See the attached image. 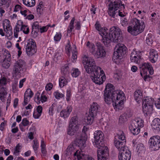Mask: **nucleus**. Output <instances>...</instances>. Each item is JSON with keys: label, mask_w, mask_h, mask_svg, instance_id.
I'll return each mask as SVG.
<instances>
[{"label": "nucleus", "mask_w": 160, "mask_h": 160, "mask_svg": "<svg viewBox=\"0 0 160 160\" xmlns=\"http://www.w3.org/2000/svg\"><path fill=\"white\" fill-rule=\"evenodd\" d=\"M8 81L5 77H1L0 79V99L2 101L7 94L6 85Z\"/></svg>", "instance_id": "obj_16"}, {"label": "nucleus", "mask_w": 160, "mask_h": 160, "mask_svg": "<svg viewBox=\"0 0 160 160\" xmlns=\"http://www.w3.org/2000/svg\"><path fill=\"white\" fill-rule=\"evenodd\" d=\"M80 72L78 69H73L71 71V74L73 77H77L80 74Z\"/></svg>", "instance_id": "obj_42"}, {"label": "nucleus", "mask_w": 160, "mask_h": 160, "mask_svg": "<svg viewBox=\"0 0 160 160\" xmlns=\"http://www.w3.org/2000/svg\"><path fill=\"white\" fill-rule=\"evenodd\" d=\"M72 111V108L71 106H68L67 108L62 110L60 113V115L61 117L64 118H67Z\"/></svg>", "instance_id": "obj_25"}, {"label": "nucleus", "mask_w": 160, "mask_h": 160, "mask_svg": "<svg viewBox=\"0 0 160 160\" xmlns=\"http://www.w3.org/2000/svg\"><path fill=\"white\" fill-rule=\"evenodd\" d=\"M26 97H29L30 99L32 97L33 95V93L30 88H28L27 89L25 92L24 95Z\"/></svg>", "instance_id": "obj_39"}, {"label": "nucleus", "mask_w": 160, "mask_h": 160, "mask_svg": "<svg viewBox=\"0 0 160 160\" xmlns=\"http://www.w3.org/2000/svg\"><path fill=\"white\" fill-rule=\"evenodd\" d=\"M92 48L91 53L95 58H102L105 56L106 52L103 47L97 45L95 48Z\"/></svg>", "instance_id": "obj_14"}, {"label": "nucleus", "mask_w": 160, "mask_h": 160, "mask_svg": "<svg viewBox=\"0 0 160 160\" xmlns=\"http://www.w3.org/2000/svg\"><path fill=\"white\" fill-rule=\"evenodd\" d=\"M86 46L89 48L90 52H91V50L92 49V47L93 48H95L96 47L95 45L93 43H90L89 42H88L87 43Z\"/></svg>", "instance_id": "obj_55"}, {"label": "nucleus", "mask_w": 160, "mask_h": 160, "mask_svg": "<svg viewBox=\"0 0 160 160\" xmlns=\"http://www.w3.org/2000/svg\"><path fill=\"white\" fill-rule=\"evenodd\" d=\"M99 105L96 102H93L89 108V113L91 115L96 116L99 112Z\"/></svg>", "instance_id": "obj_22"}, {"label": "nucleus", "mask_w": 160, "mask_h": 160, "mask_svg": "<svg viewBox=\"0 0 160 160\" xmlns=\"http://www.w3.org/2000/svg\"><path fill=\"white\" fill-rule=\"evenodd\" d=\"M87 139V136L86 134L83 133L80 134L78 133L76 136L74 141L77 147H79L80 149H83L86 146V142Z\"/></svg>", "instance_id": "obj_10"}, {"label": "nucleus", "mask_w": 160, "mask_h": 160, "mask_svg": "<svg viewBox=\"0 0 160 160\" xmlns=\"http://www.w3.org/2000/svg\"><path fill=\"white\" fill-rule=\"evenodd\" d=\"M126 141H122L118 140L116 138L114 141V144L115 146L117 148L119 152L122 151V150L127 147L125 146Z\"/></svg>", "instance_id": "obj_23"}, {"label": "nucleus", "mask_w": 160, "mask_h": 160, "mask_svg": "<svg viewBox=\"0 0 160 160\" xmlns=\"http://www.w3.org/2000/svg\"><path fill=\"white\" fill-rule=\"evenodd\" d=\"M124 8V6L121 3L120 0H115L113 2L109 5L108 14L111 17L116 18L118 16L123 17L125 15L122 12H120L119 8Z\"/></svg>", "instance_id": "obj_4"}, {"label": "nucleus", "mask_w": 160, "mask_h": 160, "mask_svg": "<svg viewBox=\"0 0 160 160\" xmlns=\"http://www.w3.org/2000/svg\"><path fill=\"white\" fill-rule=\"evenodd\" d=\"M131 157V152L128 147H126L122 151L120 152L118 156L119 160H130Z\"/></svg>", "instance_id": "obj_19"}, {"label": "nucleus", "mask_w": 160, "mask_h": 160, "mask_svg": "<svg viewBox=\"0 0 160 160\" xmlns=\"http://www.w3.org/2000/svg\"><path fill=\"white\" fill-rule=\"evenodd\" d=\"M96 29L102 37V42L108 47L111 42H120L122 40V32L119 28L117 26H113L110 28L108 33L105 29L102 28L99 23L97 22L95 25Z\"/></svg>", "instance_id": "obj_3"}, {"label": "nucleus", "mask_w": 160, "mask_h": 160, "mask_svg": "<svg viewBox=\"0 0 160 160\" xmlns=\"http://www.w3.org/2000/svg\"><path fill=\"white\" fill-rule=\"evenodd\" d=\"M26 80V78H24L21 80L19 82V87L20 88H22L23 86V83Z\"/></svg>", "instance_id": "obj_62"}, {"label": "nucleus", "mask_w": 160, "mask_h": 160, "mask_svg": "<svg viewBox=\"0 0 160 160\" xmlns=\"http://www.w3.org/2000/svg\"><path fill=\"white\" fill-rule=\"evenodd\" d=\"M42 108L41 106L39 105L38 106L36 109V112H38L39 113L41 114L42 113Z\"/></svg>", "instance_id": "obj_63"}, {"label": "nucleus", "mask_w": 160, "mask_h": 160, "mask_svg": "<svg viewBox=\"0 0 160 160\" xmlns=\"http://www.w3.org/2000/svg\"><path fill=\"white\" fill-rule=\"evenodd\" d=\"M113 87L111 83L107 85L104 94L105 101L108 104L112 102L114 108L122 109L123 107V101L126 100L125 95L121 90L113 91Z\"/></svg>", "instance_id": "obj_1"}, {"label": "nucleus", "mask_w": 160, "mask_h": 160, "mask_svg": "<svg viewBox=\"0 0 160 160\" xmlns=\"http://www.w3.org/2000/svg\"><path fill=\"white\" fill-rule=\"evenodd\" d=\"M75 20V18L73 17L71 20L68 27V28L67 30L68 33H71L72 32V30L74 29V24Z\"/></svg>", "instance_id": "obj_32"}, {"label": "nucleus", "mask_w": 160, "mask_h": 160, "mask_svg": "<svg viewBox=\"0 0 160 160\" xmlns=\"http://www.w3.org/2000/svg\"><path fill=\"white\" fill-rule=\"evenodd\" d=\"M78 122V118L76 116L73 117L71 119L69 123V125L79 126Z\"/></svg>", "instance_id": "obj_36"}, {"label": "nucleus", "mask_w": 160, "mask_h": 160, "mask_svg": "<svg viewBox=\"0 0 160 160\" xmlns=\"http://www.w3.org/2000/svg\"><path fill=\"white\" fill-rule=\"evenodd\" d=\"M140 74L145 81H147L148 78L149 77V75H147L148 71L150 75H152L153 73V68L149 63H142L140 65Z\"/></svg>", "instance_id": "obj_6"}, {"label": "nucleus", "mask_w": 160, "mask_h": 160, "mask_svg": "<svg viewBox=\"0 0 160 160\" xmlns=\"http://www.w3.org/2000/svg\"><path fill=\"white\" fill-rule=\"evenodd\" d=\"M79 126L77 125H69L68 130V134L72 136L75 133H78L79 131Z\"/></svg>", "instance_id": "obj_26"}, {"label": "nucleus", "mask_w": 160, "mask_h": 160, "mask_svg": "<svg viewBox=\"0 0 160 160\" xmlns=\"http://www.w3.org/2000/svg\"><path fill=\"white\" fill-rule=\"evenodd\" d=\"M134 96L135 100L138 103H140L142 97V93L140 89L136 91L134 93Z\"/></svg>", "instance_id": "obj_28"}, {"label": "nucleus", "mask_w": 160, "mask_h": 160, "mask_svg": "<svg viewBox=\"0 0 160 160\" xmlns=\"http://www.w3.org/2000/svg\"><path fill=\"white\" fill-rule=\"evenodd\" d=\"M116 48L117 50L113 53L112 59L114 60H120L126 53L127 48L122 44H118L117 45Z\"/></svg>", "instance_id": "obj_7"}, {"label": "nucleus", "mask_w": 160, "mask_h": 160, "mask_svg": "<svg viewBox=\"0 0 160 160\" xmlns=\"http://www.w3.org/2000/svg\"><path fill=\"white\" fill-rule=\"evenodd\" d=\"M77 146L74 143H72L69 145L65 151V154L66 156L71 155L73 153L75 158H76L78 159V156L81 154H84L82 151L78 150L77 148Z\"/></svg>", "instance_id": "obj_11"}, {"label": "nucleus", "mask_w": 160, "mask_h": 160, "mask_svg": "<svg viewBox=\"0 0 160 160\" xmlns=\"http://www.w3.org/2000/svg\"><path fill=\"white\" fill-rule=\"evenodd\" d=\"M153 42L152 35L148 34L146 38V42L148 45H150Z\"/></svg>", "instance_id": "obj_41"}, {"label": "nucleus", "mask_w": 160, "mask_h": 160, "mask_svg": "<svg viewBox=\"0 0 160 160\" xmlns=\"http://www.w3.org/2000/svg\"><path fill=\"white\" fill-rule=\"evenodd\" d=\"M129 115L128 113L125 112L120 116L119 122V123H122L126 122L128 118L129 117Z\"/></svg>", "instance_id": "obj_30"}, {"label": "nucleus", "mask_w": 160, "mask_h": 160, "mask_svg": "<svg viewBox=\"0 0 160 160\" xmlns=\"http://www.w3.org/2000/svg\"><path fill=\"white\" fill-rule=\"evenodd\" d=\"M66 100L67 102L70 101L71 97V91L70 89H68L67 90L66 92Z\"/></svg>", "instance_id": "obj_46"}, {"label": "nucleus", "mask_w": 160, "mask_h": 160, "mask_svg": "<svg viewBox=\"0 0 160 160\" xmlns=\"http://www.w3.org/2000/svg\"><path fill=\"white\" fill-rule=\"evenodd\" d=\"M23 3L27 6L33 7L35 5V0H22Z\"/></svg>", "instance_id": "obj_33"}, {"label": "nucleus", "mask_w": 160, "mask_h": 160, "mask_svg": "<svg viewBox=\"0 0 160 160\" xmlns=\"http://www.w3.org/2000/svg\"><path fill=\"white\" fill-rule=\"evenodd\" d=\"M125 137L124 135V134L122 132L121 133L120 135H118V140L122 141H125Z\"/></svg>", "instance_id": "obj_52"}, {"label": "nucleus", "mask_w": 160, "mask_h": 160, "mask_svg": "<svg viewBox=\"0 0 160 160\" xmlns=\"http://www.w3.org/2000/svg\"><path fill=\"white\" fill-rule=\"evenodd\" d=\"M43 7V5H42V2H40L39 5L37 8V11L38 13H39L40 14L41 13V9L42 10Z\"/></svg>", "instance_id": "obj_53"}, {"label": "nucleus", "mask_w": 160, "mask_h": 160, "mask_svg": "<svg viewBox=\"0 0 160 160\" xmlns=\"http://www.w3.org/2000/svg\"><path fill=\"white\" fill-rule=\"evenodd\" d=\"M29 121L26 118H24L22 120L21 123L24 126H26L29 124Z\"/></svg>", "instance_id": "obj_56"}, {"label": "nucleus", "mask_w": 160, "mask_h": 160, "mask_svg": "<svg viewBox=\"0 0 160 160\" xmlns=\"http://www.w3.org/2000/svg\"><path fill=\"white\" fill-rule=\"evenodd\" d=\"M68 83V81L64 77L62 76L59 79V85L61 88H63Z\"/></svg>", "instance_id": "obj_34"}, {"label": "nucleus", "mask_w": 160, "mask_h": 160, "mask_svg": "<svg viewBox=\"0 0 160 160\" xmlns=\"http://www.w3.org/2000/svg\"><path fill=\"white\" fill-rule=\"evenodd\" d=\"M137 152L139 153L144 150V148L143 145L142 144L140 143L138 144L136 148Z\"/></svg>", "instance_id": "obj_43"}, {"label": "nucleus", "mask_w": 160, "mask_h": 160, "mask_svg": "<svg viewBox=\"0 0 160 160\" xmlns=\"http://www.w3.org/2000/svg\"><path fill=\"white\" fill-rule=\"evenodd\" d=\"M77 52L75 50H73V51L72 52V61L73 62H74L75 60L77 58Z\"/></svg>", "instance_id": "obj_51"}, {"label": "nucleus", "mask_w": 160, "mask_h": 160, "mask_svg": "<svg viewBox=\"0 0 160 160\" xmlns=\"http://www.w3.org/2000/svg\"><path fill=\"white\" fill-rule=\"evenodd\" d=\"M94 136L96 147L98 149L103 147H107L105 146L104 144V135L102 131L100 130L96 131L94 133Z\"/></svg>", "instance_id": "obj_9"}, {"label": "nucleus", "mask_w": 160, "mask_h": 160, "mask_svg": "<svg viewBox=\"0 0 160 160\" xmlns=\"http://www.w3.org/2000/svg\"><path fill=\"white\" fill-rule=\"evenodd\" d=\"M22 22L21 21H18L15 28L14 29V35L15 38H17L18 33L20 31H22L25 34H28L29 32V29L28 26L23 24Z\"/></svg>", "instance_id": "obj_12"}, {"label": "nucleus", "mask_w": 160, "mask_h": 160, "mask_svg": "<svg viewBox=\"0 0 160 160\" xmlns=\"http://www.w3.org/2000/svg\"><path fill=\"white\" fill-rule=\"evenodd\" d=\"M96 116H93V115H91L90 113L86 119H85V122L88 125H91L93 122L94 118H95Z\"/></svg>", "instance_id": "obj_35"}, {"label": "nucleus", "mask_w": 160, "mask_h": 160, "mask_svg": "<svg viewBox=\"0 0 160 160\" xmlns=\"http://www.w3.org/2000/svg\"><path fill=\"white\" fill-rule=\"evenodd\" d=\"M66 50L68 55L69 56L70 55V52L71 51V48L70 45V42L69 41L67 45L66 46Z\"/></svg>", "instance_id": "obj_48"}, {"label": "nucleus", "mask_w": 160, "mask_h": 160, "mask_svg": "<svg viewBox=\"0 0 160 160\" xmlns=\"http://www.w3.org/2000/svg\"><path fill=\"white\" fill-rule=\"evenodd\" d=\"M68 69L69 68L67 66L62 67L61 70L62 74L64 75L65 76H68L69 74Z\"/></svg>", "instance_id": "obj_38"}, {"label": "nucleus", "mask_w": 160, "mask_h": 160, "mask_svg": "<svg viewBox=\"0 0 160 160\" xmlns=\"http://www.w3.org/2000/svg\"><path fill=\"white\" fill-rule=\"evenodd\" d=\"M53 87L52 84L51 83H49L47 84L45 87V89L47 91L50 90Z\"/></svg>", "instance_id": "obj_58"}, {"label": "nucleus", "mask_w": 160, "mask_h": 160, "mask_svg": "<svg viewBox=\"0 0 160 160\" xmlns=\"http://www.w3.org/2000/svg\"><path fill=\"white\" fill-rule=\"evenodd\" d=\"M78 160H95L91 156L84 154H81L78 156Z\"/></svg>", "instance_id": "obj_29"}, {"label": "nucleus", "mask_w": 160, "mask_h": 160, "mask_svg": "<svg viewBox=\"0 0 160 160\" xmlns=\"http://www.w3.org/2000/svg\"><path fill=\"white\" fill-rule=\"evenodd\" d=\"M2 52L4 57L2 63V66L4 68H8L11 65V54L5 48L2 49Z\"/></svg>", "instance_id": "obj_15"}, {"label": "nucleus", "mask_w": 160, "mask_h": 160, "mask_svg": "<svg viewBox=\"0 0 160 160\" xmlns=\"http://www.w3.org/2000/svg\"><path fill=\"white\" fill-rule=\"evenodd\" d=\"M131 132L134 135H137L140 132V128H135L133 130H130Z\"/></svg>", "instance_id": "obj_54"}, {"label": "nucleus", "mask_w": 160, "mask_h": 160, "mask_svg": "<svg viewBox=\"0 0 160 160\" xmlns=\"http://www.w3.org/2000/svg\"><path fill=\"white\" fill-rule=\"evenodd\" d=\"M39 96V95H38V94H37L35 96L34 101L38 104H40L41 102L42 103H43L47 101V98L45 95L42 94L40 98Z\"/></svg>", "instance_id": "obj_27"}, {"label": "nucleus", "mask_w": 160, "mask_h": 160, "mask_svg": "<svg viewBox=\"0 0 160 160\" xmlns=\"http://www.w3.org/2000/svg\"><path fill=\"white\" fill-rule=\"evenodd\" d=\"M131 22V25L128 28V31L132 35L136 36L143 31L145 27L143 21L134 18L132 19Z\"/></svg>", "instance_id": "obj_5"}, {"label": "nucleus", "mask_w": 160, "mask_h": 160, "mask_svg": "<svg viewBox=\"0 0 160 160\" xmlns=\"http://www.w3.org/2000/svg\"><path fill=\"white\" fill-rule=\"evenodd\" d=\"M151 148L154 150H158L160 148V138L159 136H156L151 138L149 141Z\"/></svg>", "instance_id": "obj_17"}, {"label": "nucleus", "mask_w": 160, "mask_h": 160, "mask_svg": "<svg viewBox=\"0 0 160 160\" xmlns=\"http://www.w3.org/2000/svg\"><path fill=\"white\" fill-rule=\"evenodd\" d=\"M32 32L33 31L34 29H38L39 28H40V27L38 23V22H35L33 23V25L32 26Z\"/></svg>", "instance_id": "obj_49"}, {"label": "nucleus", "mask_w": 160, "mask_h": 160, "mask_svg": "<svg viewBox=\"0 0 160 160\" xmlns=\"http://www.w3.org/2000/svg\"><path fill=\"white\" fill-rule=\"evenodd\" d=\"M153 102L151 98L146 97L142 100V108L144 113L148 115L152 111Z\"/></svg>", "instance_id": "obj_8"}, {"label": "nucleus", "mask_w": 160, "mask_h": 160, "mask_svg": "<svg viewBox=\"0 0 160 160\" xmlns=\"http://www.w3.org/2000/svg\"><path fill=\"white\" fill-rule=\"evenodd\" d=\"M41 114L36 111H34L33 113V117L35 119H37L41 116Z\"/></svg>", "instance_id": "obj_60"}, {"label": "nucleus", "mask_w": 160, "mask_h": 160, "mask_svg": "<svg viewBox=\"0 0 160 160\" xmlns=\"http://www.w3.org/2000/svg\"><path fill=\"white\" fill-rule=\"evenodd\" d=\"M62 37L60 32H57L54 37V40L56 41H58L60 40Z\"/></svg>", "instance_id": "obj_50"}, {"label": "nucleus", "mask_w": 160, "mask_h": 160, "mask_svg": "<svg viewBox=\"0 0 160 160\" xmlns=\"http://www.w3.org/2000/svg\"><path fill=\"white\" fill-rule=\"evenodd\" d=\"M121 23L123 26H127L128 23V20L125 18H124L122 20Z\"/></svg>", "instance_id": "obj_59"}, {"label": "nucleus", "mask_w": 160, "mask_h": 160, "mask_svg": "<svg viewBox=\"0 0 160 160\" xmlns=\"http://www.w3.org/2000/svg\"><path fill=\"white\" fill-rule=\"evenodd\" d=\"M25 66V62L22 60H19L15 63L13 68V72L17 75L22 70Z\"/></svg>", "instance_id": "obj_20"}, {"label": "nucleus", "mask_w": 160, "mask_h": 160, "mask_svg": "<svg viewBox=\"0 0 160 160\" xmlns=\"http://www.w3.org/2000/svg\"><path fill=\"white\" fill-rule=\"evenodd\" d=\"M141 52L133 50L131 53L130 60L132 62L139 63L141 59Z\"/></svg>", "instance_id": "obj_21"}, {"label": "nucleus", "mask_w": 160, "mask_h": 160, "mask_svg": "<svg viewBox=\"0 0 160 160\" xmlns=\"http://www.w3.org/2000/svg\"><path fill=\"white\" fill-rule=\"evenodd\" d=\"M158 54L157 52L154 49H152L149 52V60L152 63H155L157 61Z\"/></svg>", "instance_id": "obj_24"}, {"label": "nucleus", "mask_w": 160, "mask_h": 160, "mask_svg": "<svg viewBox=\"0 0 160 160\" xmlns=\"http://www.w3.org/2000/svg\"><path fill=\"white\" fill-rule=\"evenodd\" d=\"M136 122H134L133 121H132L131 124L129 127L130 130H133L135 128L137 129L138 128L136 125Z\"/></svg>", "instance_id": "obj_45"}, {"label": "nucleus", "mask_w": 160, "mask_h": 160, "mask_svg": "<svg viewBox=\"0 0 160 160\" xmlns=\"http://www.w3.org/2000/svg\"><path fill=\"white\" fill-rule=\"evenodd\" d=\"M11 2V0H0V6L3 5L8 6Z\"/></svg>", "instance_id": "obj_44"}, {"label": "nucleus", "mask_w": 160, "mask_h": 160, "mask_svg": "<svg viewBox=\"0 0 160 160\" xmlns=\"http://www.w3.org/2000/svg\"><path fill=\"white\" fill-rule=\"evenodd\" d=\"M98 160H108L109 153L108 147H103L97 150Z\"/></svg>", "instance_id": "obj_18"}, {"label": "nucleus", "mask_w": 160, "mask_h": 160, "mask_svg": "<svg viewBox=\"0 0 160 160\" xmlns=\"http://www.w3.org/2000/svg\"><path fill=\"white\" fill-rule=\"evenodd\" d=\"M56 99H59L64 96V94L60 93L58 91H56L53 93Z\"/></svg>", "instance_id": "obj_40"}, {"label": "nucleus", "mask_w": 160, "mask_h": 160, "mask_svg": "<svg viewBox=\"0 0 160 160\" xmlns=\"http://www.w3.org/2000/svg\"><path fill=\"white\" fill-rule=\"evenodd\" d=\"M36 45L35 41L32 39H29L27 42L26 51L28 55L32 56L37 52Z\"/></svg>", "instance_id": "obj_13"}, {"label": "nucleus", "mask_w": 160, "mask_h": 160, "mask_svg": "<svg viewBox=\"0 0 160 160\" xmlns=\"http://www.w3.org/2000/svg\"><path fill=\"white\" fill-rule=\"evenodd\" d=\"M75 28L76 30H79L80 29L81 25L80 21H77L75 22Z\"/></svg>", "instance_id": "obj_57"}, {"label": "nucleus", "mask_w": 160, "mask_h": 160, "mask_svg": "<svg viewBox=\"0 0 160 160\" xmlns=\"http://www.w3.org/2000/svg\"><path fill=\"white\" fill-rule=\"evenodd\" d=\"M82 63L84 65V68L86 72L91 74V78L95 84L98 85L102 84L105 80V75L100 78V72L102 73V70L98 67H97L93 58H89L88 55H84L83 57Z\"/></svg>", "instance_id": "obj_2"}, {"label": "nucleus", "mask_w": 160, "mask_h": 160, "mask_svg": "<svg viewBox=\"0 0 160 160\" xmlns=\"http://www.w3.org/2000/svg\"><path fill=\"white\" fill-rule=\"evenodd\" d=\"M134 122H136V125L138 128H142L143 127V121L140 118H137L133 120Z\"/></svg>", "instance_id": "obj_37"}, {"label": "nucleus", "mask_w": 160, "mask_h": 160, "mask_svg": "<svg viewBox=\"0 0 160 160\" xmlns=\"http://www.w3.org/2000/svg\"><path fill=\"white\" fill-rule=\"evenodd\" d=\"M152 126L153 128L157 129L160 126V119L158 118H155L152 121Z\"/></svg>", "instance_id": "obj_31"}, {"label": "nucleus", "mask_w": 160, "mask_h": 160, "mask_svg": "<svg viewBox=\"0 0 160 160\" xmlns=\"http://www.w3.org/2000/svg\"><path fill=\"white\" fill-rule=\"evenodd\" d=\"M155 105L157 108L160 109V98L156 102Z\"/></svg>", "instance_id": "obj_64"}, {"label": "nucleus", "mask_w": 160, "mask_h": 160, "mask_svg": "<svg viewBox=\"0 0 160 160\" xmlns=\"http://www.w3.org/2000/svg\"><path fill=\"white\" fill-rule=\"evenodd\" d=\"M114 77L116 79L119 80L121 77V74L119 72H116L114 73Z\"/></svg>", "instance_id": "obj_61"}, {"label": "nucleus", "mask_w": 160, "mask_h": 160, "mask_svg": "<svg viewBox=\"0 0 160 160\" xmlns=\"http://www.w3.org/2000/svg\"><path fill=\"white\" fill-rule=\"evenodd\" d=\"M33 144L32 145L33 149L34 151H36L39 147V143L37 140L33 141Z\"/></svg>", "instance_id": "obj_47"}]
</instances>
